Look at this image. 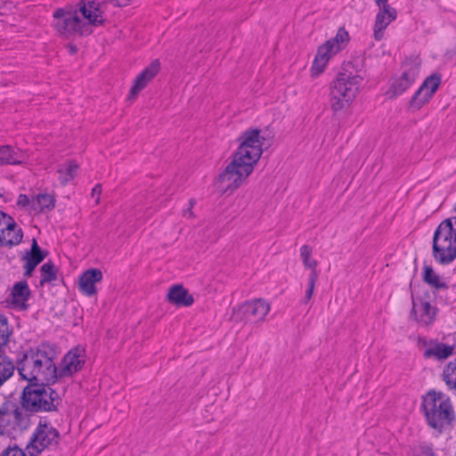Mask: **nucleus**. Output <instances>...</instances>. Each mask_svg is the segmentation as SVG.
<instances>
[{"label": "nucleus", "mask_w": 456, "mask_h": 456, "mask_svg": "<svg viewBox=\"0 0 456 456\" xmlns=\"http://www.w3.org/2000/svg\"><path fill=\"white\" fill-rule=\"evenodd\" d=\"M263 140L257 128L246 130L240 134V145L233 153L232 160L218 176V182L224 184L225 191L237 189L253 172L263 153Z\"/></svg>", "instance_id": "obj_1"}, {"label": "nucleus", "mask_w": 456, "mask_h": 456, "mask_svg": "<svg viewBox=\"0 0 456 456\" xmlns=\"http://www.w3.org/2000/svg\"><path fill=\"white\" fill-rule=\"evenodd\" d=\"M17 370L28 383L54 384L58 379L54 352L44 345L24 352L17 361Z\"/></svg>", "instance_id": "obj_2"}, {"label": "nucleus", "mask_w": 456, "mask_h": 456, "mask_svg": "<svg viewBox=\"0 0 456 456\" xmlns=\"http://www.w3.org/2000/svg\"><path fill=\"white\" fill-rule=\"evenodd\" d=\"M51 385L28 383L23 387L18 403L30 419L37 413L58 411L61 398Z\"/></svg>", "instance_id": "obj_3"}, {"label": "nucleus", "mask_w": 456, "mask_h": 456, "mask_svg": "<svg viewBox=\"0 0 456 456\" xmlns=\"http://www.w3.org/2000/svg\"><path fill=\"white\" fill-rule=\"evenodd\" d=\"M421 408L428 425L438 433L449 428L455 419L451 399L443 392L428 391L422 397Z\"/></svg>", "instance_id": "obj_4"}, {"label": "nucleus", "mask_w": 456, "mask_h": 456, "mask_svg": "<svg viewBox=\"0 0 456 456\" xmlns=\"http://www.w3.org/2000/svg\"><path fill=\"white\" fill-rule=\"evenodd\" d=\"M432 244V255L438 264L446 265L456 259V216L439 224L434 232Z\"/></svg>", "instance_id": "obj_5"}, {"label": "nucleus", "mask_w": 456, "mask_h": 456, "mask_svg": "<svg viewBox=\"0 0 456 456\" xmlns=\"http://www.w3.org/2000/svg\"><path fill=\"white\" fill-rule=\"evenodd\" d=\"M362 77L351 72L341 71L330 83V107L334 112L346 109L355 98Z\"/></svg>", "instance_id": "obj_6"}, {"label": "nucleus", "mask_w": 456, "mask_h": 456, "mask_svg": "<svg viewBox=\"0 0 456 456\" xmlns=\"http://www.w3.org/2000/svg\"><path fill=\"white\" fill-rule=\"evenodd\" d=\"M31 426V419L13 401L6 400L0 405V436L17 438Z\"/></svg>", "instance_id": "obj_7"}, {"label": "nucleus", "mask_w": 456, "mask_h": 456, "mask_svg": "<svg viewBox=\"0 0 456 456\" xmlns=\"http://www.w3.org/2000/svg\"><path fill=\"white\" fill-rule=\"evenodd\" d=\"M60 433L45 419H40L26 449L30 456H37L45 449L56 446Z\"/></svg>", "instance_id": "obj_8"}, {"label": "nucleus", "mask_w": 456, "mask_h": 456, "mask_svg": "<svg viewBox=\"0 0 456 456\" xmlns=\"http://www.w3.org/2000/svg\"><path fill=\"white\" fill-rule=\"evenodd\" d=\"M53 26L55 30L63 37H70L76 34L82 35L87 23L84 21L74 9L58 8L53 14Z\"/></svg>", "instance_id": "obj_9"}, {"label": "nucleus", "mask_w": 456, "mask_h": 456, "mask_svg": "<svg viewBox=\"0 0 456 456\" xmlns=\"http://www.w3.org/2000/svg\"><path fill=\"white\" fill-rule=\"evenodd\" d=\"M429 295L426 297H414L411 296V317L422 327H428L434 323L436 319L438 309L436 306L432 305L428 301Z\"/></svg>", "instance_id": "obj_10"}, {"label": "nucleus", "mask_w": 456, "mask_h": 456, "mask_svg": "<svg viewBox=\"0 0 456 456\" xmlns=\"http://www.w3.org/2000/svg\"><path fill=\"white\" fill-rule=\"evenodd\" d=\"M270 311V305L263 299L248 301L233 311L236 322H257L263 321Z\"/></svg>", "instance_id": "obj_11"}, {"label": "nucleus", "mask_w": 456, "mask_h": 456, "mask_svg": "<svg viewBox=\"0 0 456 456\" xmlns=\"http://www.w3.org/2000/svg\"><path fill=\"white\" fill-rule=\"evenodd\" d=\"M442 76L439 73H433L427 77L419 88L415 92L410 101V107L418 110L424 104L429 102L441 85Z\"/></svg>", "instance_id": "obj_12"}, {"label": "nucleus", "mask_w": 456, "mask_h": 456, "mask_svg": "<svg viewBox=\"0 0 456 456\" xmlns=\"http://www.w3.org/2000/svg\"><path fill=\"white\" fill-rule=\"evenodd\" d=\"M85 363V350L78 346L72 348L64 355L58 367V379L74 375L83 369Z\"/></svg>", "instance_id": "obj_13"}, {"label": "nucleus", "mask_w": 456, "mask_h": 456, "mask_svg": "<svg viewBox=\"0 0 456 456\" xmlns=\"http://www.w3.org/2000/svg\"><path fill=\"white\" fill-rule=\"evenodd\" d=\"M23 237L20 228L13 218L0 211V242L6 247L16 246L20 243Z\"/></svg>", "instance_id": "obj_14"}, {"label": "nucleus", "mask_w": 456, "mask_h": 456, "mask_svg": "<svg viewBox=\"0 0 456 456\" xmlns=\"http://www.w3.org/2000/svg\"><path fill=\"white\" fill-rule=\"evenodd\" d=\"M48 252L44 251L38 246L36 239L32 240L30 249L26 251L24 256L21 257L22 261H24V273L23 275L28 278L30 277L35 270V268L44 261V259L47 256Z\"/></svg>", "instance_id": "obj_15"}, {"label": "nucleus", "mask_w": 456, "mask_h": 456, "mask_svg": "<svg viewBox=\"0 0 456 456\" xmlns=\"http://www.w3.org/2000/svg\"><path fill=\"white\" fill-rule=\"evenodd\" d=\"M160 62L154 60L147 66L134 79V84L129 92V99H133L148 85L150 81L159 73Z\"/></svg>", "instance_id": "obj_16"}, {"label": "nucleus", "mask_w": 456, "mask_h": 456, "mask_svg": "<svg viewBox=\"0 0 456 456\" xmlns=\"http://www.w3.org/2000/svg\"><path fill=\"white\" fill-rule=\"evenodd\" d=\"M396 10L390 5L379 7L374 25V38L380 41L383 38L384 29L396 19Z\"/></svg>", "instance_id": "obj_17"}, {"label": "nucleus", "mask_w": 456, "mask_h": 456, "mask_svg": "<svg viewBox=\"0 0 456 456\" xmlns=\"http://www.w3.org/2000/svg\"><path fill=\"white\" fill-rule=\"evenodd\" d=\"M102 280V273L100 269H88L79 277V290L87 297L94 296L97 293L95 284Z\"/></svg>", "instance_id": "obj_18"}, {"label": "nucleus", "mask_w": 456, "mask_h": 456, "mask_svg": "<svg viewBox=\"0 0 456 456\" xmlns=\"http://www.w3.org/2000/svg\"><path fill=\"white\" fill-rule=\"evenodd\" d=\"M78 5L80 12L89 24L94 26L103 24L104 19L99 3L93 0H80Z\"/></svg>", "instance_id": "obj_19"}, {"label": "nucleus", "mask_w": 456, "mask_h": 456, "mask_svg": "<svg viewBox=\"0 0 456 456\" xmlns=\"http://www.w3.org/2000/svg\"><path fill=\"white\" fill-rule=\"evenodd\" d=\"M167 298L169 303L179 307L191 306L194 302L193 296L182 284L171 286Z\"/></svg>", "instance_id": "obj_20"}, {"label": "nucleus", "mask_w": 456, "mask_h": 456, "mask_svg": "<svg viewBox=\"0 0 456 456\" xmlns=\"http://www.w3.org/2000/svg\"><path fill=\"white\" fill-rule=\"evenodd\" d=\"M331 47L332 46H329L324 43L318 48L311 69L313 77H317L322 73L330 57L336 54V53H333Z\"/></svg>", "instance_id": "obj_21"}, {"label": "nucleus", "mask_w": 456, "mask_h": 456, "mask_svg": "<svg viewBox=\"0 0 456 456\" xmlns=\"http://www.w3.org/2000/svg\"><path fill=\"white\" fill-rule=\"evenodd\" d=\"M422 281L437 291H443L449 288L445 278L440 276L431 265H425L423 266Z\"/></svg>", "instance_id": "obj_22"}, {"label": "nucleus", "mask_w": 456, "mask_h": 456, "mask_svg": "<svg viewBox=\"0 0 456 456\" xmlns=\"http://www.w3.org/2000/svg\"><path fill=\"white\" fill-rule=\"evenodd\" d=\"M420 65L421 59L418 55L406 57L402 62V74L400 76L415 82L419 74Z\"/></svg>", "instance_id": "obj_23"}, {"label": "nucleus", "mask_w": 456, "mask_h": 456, "mask_svg": "<svg viewBox=\"0 0 456 456\" xmlns=\"http://www.w3.org/2000/svg\"><path fill=\"white\" fill-rule=\"evenodd\" d=\"M420 65L421 59L418 55L406 57L402 62V74L400 76L415 82L419 74Z\"/></svg>", "instance_id": "obj_24"}, {"label": "nucleus", "mask_w": 456, "mask_h": 456, "mask_svg": "<svg viewBox=\"0 0 456 456\" xmlns=\"http://www.w3.org/2000/svg\"><path fill=\"white\" fill-rule=\"evenodd\" d=\"M454 346L436 340L432 348L424 353V359H435L443 361L452 355Z\"/></svg>", "instance_id": "obj_25"}, {"label": "nucleus", "mask_w": 456, "mask_h": 456, "mask_svg": "<svg viewBox=\"0 0 456 456\" xmlns=\"http://www.w3.org/2000/svg\"><path fill=\"white\" fill-rule=\"evenodd\" d=\"M14 370L13 362L4 354V348L2 347L0 349V387L13 375Z\"/></svg>", "instance_id": "obj_26"}, {"label": "nucleus", "mask_w": 456, "mask_h": 456, "mask_svg": "<svg viewBox=\"0 0 456 456\" xmlns=\"http://www.w3.org/2000/svg\"><path fill=\"white\" fill-rule=\"evenodd\" d=\"M0 166L18 165L22 162L20 153L9 145L0 146Z\"/></svg>", "instance_id": "obj_27"}, {"label": "nucleus", "mask_w": 456, "mask_h": 456, "mask_svg": "<svg viewBox=\"0 0 456 456\" xmlns=\"http://www.w3.org/2000/svg\"><path fill=\"white\" fill-rule=\"evenodd\" d=\"M12 296L13 297L14 303L25 305V303L30 297V289L28 282L26 281L16 282L13 285Z\"/></svg>", "instance_id": "obj_28"}, {"label": "nucleus", "mask_w": 456, "mask_h": 456, "mask_svg": "<svg viewBox=\"0 0 456 456\" xmlns=\"http://www.w3.org/2000/svg\"><path fill=\"white\" fill-rule=\"evenodd\" d=\"M414 83L411 79L399 76L393 79L387 94H390L392 98L397 97L403 94Z\"/></svg>", "instance_id": "obj_29"}, {"label": "nucleus", "mask_w": 456, "mask_h": 456, "mask_svg": "<svg viewBox=\"0 0 456 456\" xmlns=\"http://www.w3.org/2000/svg\"><path fill=\"white\" fill-rule=\"evenodd\" d=\"M348 41V32L345 29V28H339L336 36L333 38L326 41L325 43L329 46H332L331 49L333 50V53H338L346 46Z\"/></svg>", "instance_id": "obj_30"}, {"label": "nucleus", "mask_w": 456, "mask_h": 456, "mask_svg": "<svg viewBox=\"0 0 456 456\" xmlns=\"http://www.w3.org/2000/svg\"><path fill=\"white\" fill-rule=\"evenodd\" d=\"M41 279L40 285L44 286L46 283H52L57 281L58 269L52 261L45 263L40 267Z\"/></svg>", "instance_id": "obj_31"}, {"label": "nucleus", "mask_w": 456, "mask_h": 456, "mask_svg": "<svg viewBox=\"0 0 456 456\" xmlns=\"http://www.w3.org/2000/svg\"><path fill=\"white\" fill-rule=\"evenodd\" d=\"M54 199L49 194H39L32 203V209L36 212H44L54 208Z\"/></svg>", "instance_id": "obj_32"}, {"label": "nucleus", "mask_w": 456, "mask_h": 456, "mask_svg": "<svg viewBox=\"0 0 456 456\" xmlns=\"http://www.w3.org/2000/svg\"><path fill=\"white\" fill-rule=\"evenodd\" d=\"M78 170V165L75 161H70L69 164L58 170L60 175L59 180L62 185H66L76 175Z\"/></svg>", "instance_id": "obj_33"}, {"label": "nucleus", "mask_w": 456, "mask_h": 456, "mask_svg": "<svg viewBox=\"0 0 456 456\" xmlns=\"http://www.w3.org/2000/svg\"><path fill=\"white\" fill-rule=\"evenodd\" d=\"M312 248L308 245H304L300 248V256L303 261V264L305 268L311 270V273H317L316 266L317 261L311 258Z\"/></svg>", "instance_id": "obj_34"}, {"label": "nucleus", "mask_w": 456, "mask_h": 456, "mask_svg": "<svg viewBox=\"0 0 456 456\" xmlns=\"http://www.w3.org/2000/svg\"><path fill=\"white\" fill-rule=\"evenodd\" d=\"M10 335L7 318L0 314V349L8 343Z\"/></svg>", "instance_id": "obj_35"}, {"label": "nucleus", "mask_w": 456, "mask_h": 456, "mask_svg": "<svg viewBox=\"0 0 456 456\" xmlns=\"http://www.w3.org/2000/svg\"><path fill=\"white\" fill-rule=\"evenodd\" d=\"M318 280V273H310L308 288L305 291V297L302 299V304H306L313 297L315 283Z\"/></svg>", "instance_id": "obj_36"}, {"label": "nucleus", "mask_w": 456, "mask_h": 456, "mask_svg": "<svg viewBox=\"0 0 456 456\" xmlns=\"http://www.w3.org/2000/svg\"><path fill=\"white\" fill-rule=\"evenodd\" d=\"M436 339H428L425 337H419L417 338V346L419 350L422 352V356L424 357V353L428 351L429 348H432Z\"/></svg>", "instance_id": "obj_37"}, {"label": "nucleus", "mask_w": 456, "mask_h": 456, "mask_svg": "<svg viewBox=\"0 0 456 456\" xmlns=\"http://www.w3.org/2000/svg\"><path fill=\"white\" fill-rule=\"evenodd\" d=\"M1 456H27L23 450L20 449L17 446L8 447L4 449Z\"/></svg>", "instance_id": "obj_38"}, {"label": "nucleus", "mask_w": 456, "mask_h": 456, "mask_svg": "<svg viewBox=\"0 0 456 456\" xmlns=\"http://www.w3.org/2000/svg\"><path fill=\"white\" fill-rule=\"evenodd\" d=\"M195 204H196V200L195 199H191L189 200L188 208L186 209H183V216H185V217H193L194 214L192 212V208L195 206Z\"/></svg>", "instance_id": "obj_39"}, {"label": "nucleus", "mask_w": 456, "mask_h": 456, "mask_svg": "<svg viewBox=\"0 0 456 456\" xmlns=\"http://www.w3.org/2000/svg\"><path fill=\"white\" fill-rule=\"evenodd\" d=\"M29 204V200L27 195L20 194L17 200V205L20 207H27Z\"/></svg>", "instance_id": "obj_40"}, {"label": "nucleus", "mask_w": 456, "mask_h": 456, "mask_svg": "<svg viewBox=\"0 0 456 456\" xmlns=\"http://www.w3.org/2000/svg\"><path fill=\"white\" fill-rule=\"evenodd\" d=\"M110 2L115 6L123 7L126 6L131 0H110Z\"/></svg>", "instance_id": "obj_41"}, {"label": "nucleus", "mask_w": 456, "mask_h": 456, "mask_svg": "<svg viewBox=\"0 0 456 456\" xmlns=\"http://www.w3.org/2000/svg\"><path fill=\"white\" fill-rule=\"evenodd\" d=\"M102 192V186L101 184H96L93 190H92V197H94L95 195L99 196ZM99 197H97L95 202L99 203Z\"/></svg>", "instance_id": "obj_42"}, {"label": "nucleus", "mask_w": 456, "mask_h": 456, "mask_svg": "<svg viewBox=\"0 0 456 456\" xmlns=\"http://www.w3.org/2000/svg\"><path fill=\"white\" fill-rule=\"evenodd\" d=\"M422 456H436L431 447L423 446L421 448Z\"/></svg>", "instance_id": "obj_43"}, {"label": "nucleus", "mask_w": 456, "mask_h": 456, "mask_svg": "<svg viewBox=\"0 0 456 456\" xmlns=\"http://www.w3.org/2000/svg\"><path fill=\"white\" fill-rule=\"evenodd\" d=\"M68 49H69V52L71 53V54H75L77 52V48L76 45H71L69 44L68 45Z\"/></svg>", "instance_id": "obj_44"}, {"label": "nucleus", "mask_w": 456, "mask_h": 456, "mask_svg": "<svg viewBox=\"0 0 456 456\" xmlns=\"http://www.w3.org/2000/svg\"><path fill=\"white\" fill-rule=\"evenodd\" d=\"M375 2H376V4L379 7H381V6H384V5H388L387 4V0H375Z\"/></svg>", "instance_id": "obj_45"}, {"label": "nucleus", "mask_w": 456, "mask_h": 456, "mask_svg": "<svg viewBox=\"0 0 456 456\" xmlns=\"http://www.w3.org/2000/svg\"><path fill=\"white\" fill-rule=\"evenodd\" d=\"M454 211L456 212V203H455V206H454Z\"/></svg>", "instance_id": "obj_46"}]
</instances>
